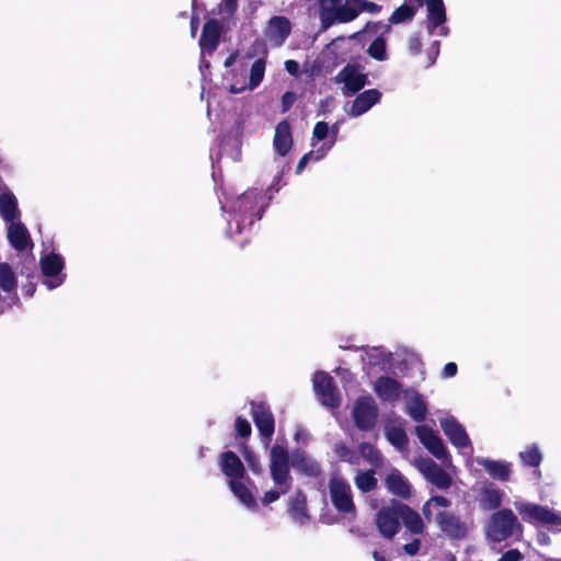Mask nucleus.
Segmentation results:
<instances>
[{"mask_svg": "<svg viewBox=\"0 0 561 561\" xmlns=\"http://www.w3.org/2000/svg\"><path fill=\"white\" fill-rule=\"evenodd\" d=\"M268 206L262 190L250 188L240 195L232 204V219L228 222L227 234L233 238L250 230L255 221L263 217Z\"/></svg>", "mask_w": 561, "mask_h": 561, "instance_id": "1", "label": "nucleus"}, {"mask_svg": "<svg viewBox=\"0 0 561 561\" xmlns=\"http://www.w3.org/2000/svg\"><path fill=\"white\" fill-rule=\"evenodd\" d=\"M271 477L279 490H270L264 493L262 502L268 505L276 502L282 494H286L291 489V477L289 473V455L286 447L278 444L271 448L270 453Z\"/></svg>", "mask_w": 561, "mask_h": 561, "instance_id": "2", "label": "nucleus"}, {"mask_svg": "<svg viewBox=\"0 0 561 561\" xmlns=\"http://www.w3.org/2000/svg\"><path fill=\"white\" fill-rule=\"evenodd\" d=\"M486 535L493 542H502L514 536H523V526L511 508H501L493 513L486 525Z\"/></svg>", "mask_w": 561, "mask_h": 561, "instance_id": "3", "label": "nucleus"}, {"mask_svg": "<svg viewBox=\"0 0 561 561\" xmlns=\"http://www.w3.org/2000/svg\"><path fill=\"white\" fill-rule=\"evenodd\" d=\"M317 14L320 20V32H325L336 23L354 21V11L346 0H317Z\"/></svg>", "mask_w": 561, "mask_h": 561, "instance_id": "4", "label": "nucleus"}, {"mask_svg": "<svg viewBox=\"0 0 561 561\" xmlns=\"http://www.w3.org/2000/svg\"><path fill=\"white\" fill-rule=\"evenodd\" d=\"M328 486L333 507L341 514L355 517L356 506L350 483L341 476H332Z\"/></svg>", "mask_w": 561, "mask_h": 561, "instance_id": "5", "label": "nucleus"}, {"mask_svg": "<svg viewBox=\"0 0 561 561\" xmlns=\"http://www.w3.org/2000/svg\"><path fill=\"white\" fill-rule=\"evenodd\" d=\"M516 510L526 523L542 524L553 531H561V515L546 506L535 503H520L516 504Z\"/></svg>", "mask_w": 561, "mask_h": 561, "instance_id": "6", "label": "nucleus"}, {"mask_svg": "<svg viewBox=\"0 0 561 561\" xmlns=\"http://www.w3.org/2000/svg\"><path fill=\"white\" fill-rule=\"evenodd\" d=\"M356 427L367 432L376 426L378 419V407L370 396H362L356 399L352 411Z\"/></svg>", "mask_w": 561, "mask_h": 561, "instance_id": "7", "label": "nucleus"}, {"mask_svg": "<svg viewBox=\"0 0 561 561\" xmlns=\"http://www.w3.org/2000/svg\"><path fill=\"white\" fill-rule=\"evenodd\" d=\"M313 387L323 405L337 408L341 403L339 390L334 379L325 371H317L313 377Z\"/></svg>", "mask_w": 561, "mask_h": 561, "instance_id": "8", "label": "nucleus"}, {"mask_svg": "<svg viewBox=\"0 0 561 561\" xmlns=\"http://www.w3.org/2000/svg\"><path fill=\"white\" fill-rule=\"evenodd\" d=\"M440 531L451 540H462L468 535V526L460 516L449 511H440L435 516Z\"/></svg>", "mask_w": 561, "mask_h": 561, "instance_id": "9", "label": "nucleus"}, {"mask_svg": "<svg viewBox=\"0 0 561 561\" xmlns=\"http://www.w3.org/2000/svg\"><path fill=\"white\" fill-rule=\"evenodd\" d=\"M250 404L251 416L259 434L270 442L275 432V419L271 407L263 401H251Z\"/></svg>", "mask_w": 561, "mask_h": 561, "instance_id": "10", "label": "nucleus"}, {"mask_svg": "<svg viewBox=\"0 0 561 561\" xmlns=\"http://www.w3.org/2000/svg\"><path fill=\"white\" fill-rule=\"evenodd\" d=\"M376 524L379 533L388 539L394 537L400 530L399 501H392L390 506L378 511Z\"/></svg>", "mask_w": 561, "mask_h": 561, "instance_id": "11", "label": "nucleus"}, {"mask_svg": "<svg viewBox=\"0 0 561 561\" xmlns=\"http://www.w3.org/2000/svg\"><path fill=\"white\" fill-rule=\"evenodd\" d=\"M335 79L337 82L344 83L345 95L356 94L368 83L367 75L359 72L358 66L352 64L344 66Z\"/></svg>", "mask_w": 561, "mask_h": 561, "instance_id": "12", "label": "nucleus"}, {"mask_svg": "<svg viewBox=\"0 0 561 561\" xmlns=\"http://www.w3.org/2000/svg\"><path fill=\"white\" fill-rule=\"evenodd\" d=\"M415 433L421 444L437 459L444 460L448 457V450L437 433L426 425H417Z\"/></svg>", "mask_w": 561, "mask_h": 561, "instance_id": "13", "label": "nucleus"}, {"mask_svg": "<svg viewBox=\"0 0 561 561\" xmlns=\"http://www.w3.org/2000/svg\"><path fill=\"white\" fill-rule=\"evenodd\" d=\"M291 33V23L287 16H272L265 28V36L275 46H282Z\"/></svg>", "mask_w": 561, "mask_h": 561, "instance_id": "14", "label": "nucleus"}, {"mask_svg": "<svg viewBox=\"0 0 561 561\" xmlns=\"http://www.w3.org/2000/svg\"><path fill=\"white\" fill-rule=\"evenodd\" d=\"M440 427L449 442L457 448L470 446V438L463 426L454 416L440 421Z\"/></svg>", "mask_w": 561, "mask_h": 561, "instance_id": "15", "label": "nucleus"}, {"mask_svg": "<svg viewBox=\"0 0 561 561\" xmlns=\"http://www.w3.org/2000/svg\"><path fill=\"white\" fill-rule=\"evenodd\" d=\"M221 33L222 26L217 19L206 21L199 38L202 51L213 54L219 45Z\"/></svg>", "mask_w": 561, "mask_h": 561, "instance_id": "16", "label": "nucleus"}, {"mask_svg": "<svg viewBox=\"0 0 561 561\" xmlns=\"http://www.w3.org/2000/svg\"><path fill=\"white\" fill-rule=\"evenodd\" d=\"M420 470L426 480L438 489L446 490L450 488L453 483V479L449 473L432 459L424 460L420 466Z\"/></svg>", "mask_w": 561, "mask_h": 561, "instance_id": "17", "label": "nucleus"}, {"mask_svg": "<svg viewBox=\"0 0 561 561\" xmlns=\"http://www.w3.org/2000/svg\"><path fill=\"white\" fill-rule=\"evenodd\" d=\"M293 467L300 474L308 478H319L322 476V467L320 462L308 456L305 451H296L291 456L289 467Z\"/></svg>", "mask_w": 561, "mask_h": 561, "instance_id": "18", "label": "nucleus"}, {"mask_svg": "<svg viewBox=\"0 0 561 561\" xmlns=\"http://www.w3.org/2000/svg\"><path fill=\"white\" fill-rule=\"evenodd\" d=\"M374 390L382 401L394 402L402 393V383L389 376L376 379Z\"/></svg>", "mask_w": 561, "mask_h": 561, "instance_id": "19", "label": "nucleus"}, {"mask_svg": "<svg viewBox=\"0 0 561 561\" xmlns=\"http://www.w3.org/2000/svg\"><path fill=\"white\" fill-rule=\"evenodd\" d=\"M291 127L287 119L280 121L275 127L273 147L277 154L285 157L293 147Z\"/></svg>", "mask_w": 561, "mask_h": 561, "instance_id": "20", "label": "nucleus"}, {"mask_svg": "<svg viewBox=\"0 0 561 561\" xmlns=\"http://www.w3.org/2000/svg\"><path fill=\"white\" fill-rule=\"evenodd\" d=\"M385 484L387 490L403 500H408L412 495V486L408 479L396 468H393L386 477Z\"/></svg>", "mask_w": 561, "mask_h": 561, "instance_id": "21", "label": "nucleus"}, {"mask_svg": "<svg viewBox=\"0 0 561 561\" xmlns=\"http://www.w3.org/2000/svg\"><path fill=\"white\" fill-rule=\"evenodd\" d=\"M381 99V92L377 89H369L356 95L354 99L348 115L358 117L377 104Z\"/></svg>", "mask_w": 561, "mask_h": 561, "instance_id": "22", "label": "nucleus"}, {"mask_svg": "<svg viewBox=\"0 0 561 561\" xmlns=\"http://www.w3.org/2000/svg\"><path fill=\"white\" fill-rule=\"evenodd\" d=\"M220 469L230 480L243 479L245 469L240 458L233 451H225L220 455Z\"/></svg>", "mask_w": 561, "mask_h": 561, "instance_id": "23", "label": "nucleus"}, {"mask_svg": "<svg viewBox=\"0 0 561 561\" xmlns=\"http://www.w3.org/2000/svg\"><path fill=\"white\" fill-rule=\"evenodd\" d=\"M8 240L16 251H25L30 245H33L30 233L22 222H10Z\"/></svg>", "mask_w": 561, "mask_h": 561, "instance_id": "24", "label": "nucleus"}, {"mask_svg": "<svg viewBox=\"0 0 561 561\" xmlns=\"http://www.w3.org/2000/svg\"><path fill=\"white\" fill-rule=\"evenodd\" d=\"M424 0H404L390 15V24H401L411 22L417 10L423 7Z\"/></svg>", "mask_w": 561, "mask_h": 561, "instance_id": "25", "label": "nucleus"}, {"mask_svg": "<svg viewBox=\"0 0 561 561\" xmlns=\"http://www.w3.org/2000/svg\"><path fill=\"white\" fill-rule=\"evenodd\" d=\"M427 9V28L433 32L446 22V9L443 0H424Z\"/></svg>", "mask_w": 561, "mask_h": 561, "instance_id": "26", "label": "nucleus"}, {"mask_svg": "<svg viewBox=\"0 0 561 561\" xmlns=\"http://www.w3.org/2000/svg\"><path fill=\"white\" fill-rule=\"evenodd\" d=\"M288 513L290 517L300 525H305L309 522L310 516L307 513V496L301 490L290 500Z\"/></svg>", "mask_w": 561, "mask_h": 561, "instance_id": "27", "label": "nucleus"}, {"mask_svg": "<svg viewBox=\"0 0 561 561\" xmlns=\"http://www.w3.org/2000/svg\"><path fill=\"white\" fill-rule=\"evenodd\" d=\"M399 516L403 522V525L412 533V534H422L424 530V523L420 516V514L411 508L409 505L399 502Z\"/></svg>", "mask_w": 561, "mask_h": 561, "instance_id": "28", "label": "nucleus"}, {"mask_svg": "<svg viewBox=\"0 0 561 561\" xmlns=\"http://www.w3.org/2000/svg\"><path fill=\"white\" fill-rule=\"evenodd\" d=\"M479 463L484 470L493 478L503 482L510 480L511 477V465L505 461L482 459Z\"/></svg>", "mask_w": 561, "mask_h": 561, "instance_id": "29", "label": "nucleus"}, {"mask_svg": "<svg viewBox=\"0 0 561 561\" xmlns=\"http://www.w3.org/2000/svg\"><path fill=\"white\" fill-rule=\"evenodd\" d=\"M0 214L7 222H13L19 217L18 201L13 193L0 194Z\"/></svg>", "mask_w": 561, "mask_h": 561, "instance_id": "30", "label": "nucleus"}, {"mask_svg": "<svg viewBox=\"0 0 561 561\" xmlns=\"http://www.w3.org/2000/svg\"><path fill=\"white\" fill-rule=\"evenodd\" d=\"M39 265L44 276L55 277L64 270L65 261L60 254L50 253L41 259Z\"/></svg>", "mask_w": 561, "mask_h": 561, "instance_id": "31", "label": "nucleus"}, {"mask_svg": "<svg viewBox=\"0 0 561 561\" xmlns=\"http://www.w3.org/2000/svg\"><path fill=\"white\" fill-rule=\"evenodd\" d=\"M503 492L497 488L486 486L481 490L480 504L483 510H497L502 504Z\"/></svg>", "mask_w": 561, "mask_h": 561, "instance_id": "32", "label": "nucleus"}, {"mask_svg": "<svg viewBox=\"0 0 561 561\" xmlns=\"http://www.w3.org/2000/svg\"><path fill=\"white\" fill-rule=\"evenodd\" d=\"M242 479H233L229 481V486L234 496L249 508H255L256 502L248 486L241 481Z\"/></svg>", "mask_w": 561, "mask_h": 561, "instance_id": "33", "label": "nucleus"}, {"mask_svg": "<svg viewBox=\"0 0 561 561\" xmlns=\"http://www.w3.org/2000/svg\"><path fill=\"white\" fill-rule=\"evenodd\" d=\"M407 413L415 422H423L427 415V407L423 396L415 393L414 397L408 402Z\"/></svg>", "mask_w": 561, "mask_h": 561, "instance_id": "34", "label": "nucleus"}, {"mask_svg": "<svg viewBox=\"0 0 561 561\" xmlns=\"http://www.w3.org/2000/svg\"><path fill=\"white\" fill-rule=\"evenodd\" d=\"M375 473L376 472L374 469H369L356 474L354 478L356 488L363 493H368L375 490L378 484Z\"/></svg>", "mask_w": 561, "mask_h": 561, "instance_id": "35", "label": "nucleus"}, {"mask_svg": "<svg viewBox=\"0 0 561 561\" xmlns=\"http://www.w3.org/2000/svg\"><path fill=\"white\" fill-rule=\"evenodd\" d=\"M386 437L389 443L399 451H404L409 446V437L405 431L401 427H391L386 432Z\"/></svg>", "mask_w": 561, "mask_h": 561, "instance_id": "36", "label": "nucleus"}, {"mask_svg": "<svg viewBox=\"0 0 561 561\" xmlns=\"http://www.w3.org/2000/svg\"><path fill=\"white\" fill-rule=\"evenodd\" d=\"M334 454L339 458V460L348 462L351 465H358L359 456L358 454L350 448L344 442L340 440L334 444Z\"/></svg>", "mask_w": 561, "mask_h": 561, "instance_id": "37", "label": "nucleus"}, {"mask_svg": "<svg viewBox=\"0 0 561 561\" xmlns=\"http://www.w3.org/2000/svg\"><path fill=\"white\" fill-rule=\"evenodd\" d=\"M519 458L525 466L538 468L542 461V455L537 445H528L519 453Z\"/></svg>", "mask_w": 561, "mask_h": 561, "instance_id": "38", "label": "nucleus"}, {"mask_svg": "<svg viewBox=\"0 0 561 561\" xmlns=\"http://www.w3.org/2000/svg\"><path fill=\"white\" fill-rule=\"evenodd\" d=\"M16 287V277L12 267L3 262L0 263V288L3 291L10 293Z\"/></svg>", "mask_w": 561, "mask_h": 561, "instance_id": "39", "label": "nucleus"}, {"mask_svg": "<svg viewBox=\"0 0 561 561\" xmlns=\"http://www.w3.org/2000/svg\"><path fill=\"white\" fill-rule=\"evenodd\" d=\"M360 456L370 465L378 467L382 461L380 451L370 443L363 442L358 446Z\"/></svg>", "mask_w": 561, "mask_h": 561, "instance_id": "40", "label": "nucleus"}, {"mask_svg": "<svg viewBox=\"0 0 561 561\" xmlns=\"http://www.w3.org/2000/svg\"><path fill=\"white\" fill-rule=\"evenodd\" d=\"M368 55L378 60L383 61L388 58L387 44L382 35L377 36L367 48Z\"/></svg>", "mask_w": 561, "mask_h": 561, "instance_id": "41", "label": "nucleus"}, {"mask_svg": "<svg viewBox=\"0 0 561 561\" xmlns=\"http://www.w3.org/2000/svg\"><path fill=\"white\" fill-rule=\"evenodd\" d=\"M265 65L266 62L264 58H259L252 64L249 78L250 89H255L263 81Z\"/></svg>", "mask_w": 561, "mask_h": 561, "instance_id": "42", "label": "nucleus"}, {"mask_svg": "<svg viewBox=\"0 0 561 561\" xmlns=\"http://www.w3.org/2000/svg\"><path fill=\"white\" fill-rule=\"evenodd\" d=\"M352 10L354 11V20L359 15L360 12L378 13L381 7L375 2L368 0H347Z\"/></svg>", "mask_w": 561, "mask_h": 561, "instance_id": "43", "label": "nucleus"}, {"mask_svg": "<svg viewBox=\"0 0 561 561\" xmlns=\"http://www.w3.org/2000/svg\"><path fill=\"white\" fill-rule=\"evenodd\" d=\"M243 450L242 455L244 457V460L247 461L249 468L252 470L255 474H261L263 472V468L260 463V460L254 451L250 450L245 444L242 445Z\"/></svg>", "mask_w": 561, "mask_h": 561, "instance_id": "44", "label": "nucleus"}, {"mask_svg": "<svg viewBox=\"0 0 561 561\" xmlns=\"http://www.w3.org/2000/svg\"><path fill=\"white\" fill-rule=\"evenodd\" d=\"M234 428H236L237 435L241 438H248L252 433L250 422L247 419H244L243 416H237V419L234 421Z\"/></svg>", "mask_w": 561, "mask_h": 561, "instance_id": "45", "label": "nucleus"}, {"mask_svg": "<svg viewBox=\"0 0 561 561\" xmlns=\"http://www.w3.org/2000/svg\"><path fill=\"white\" fill-rule=\"evenodd\" d=\"M297 95L293 91H287L282 96V112L286 113L296 102Z\"/></svg>", "mask_w": 561, "mask_h": 561, "instance_id": "46", "label": "nucleus"}, {"mask_svg": "<svg viewBox=\"0 0 561 561\" xmlns=\"http://www.w3.org/2000/svg\"><path fill=\"white\" fill-rule=\"evenodd\" d=\"M329 133V125L325 122H318L313 128V137L317 140H323L327 138Z\"/></svg>", "mask_w": 561, "mask_h": 561, "instance_id": "47", "label": "nucleus"}, {"mask_svg": "<svg viewBox=\"0 0 561 561\" xmlns=\"http://www.w3.org/2000/svg\"><path fill=\"white\" fill-rule=\"evenodd\" d=\"M523 558L518 549H511L504 552L497 561H520Z\"/></svg>", "mask_w": 561, "mask_h": 561, "instance_id": "48", "label": "nucleus"}, {"mask_svg": "<svg viewBox=\"0 0 561 561\" xmlns=\"http://www.w3.org/2000/svg\"><path fill=\"white\" fill-rule=\"evenodd\" d=\"M422 42L419 35H413L409 38V50L412 55L421 53Z\"/></svg>", "mask_w": 561, "mask_h": 561, "instance_id": "49", "label": "nucleus"}, {"mask_svg": "<svg viewBox=\"0 0 561 561\" xmlns=\"http://www.w3.org/2000/svg\"><path fill=\"white\" fill-rule=\"evenodd\" d=\"M421 540L415 538L403 546V550L409 556H415L420 551Z\"/></svg>", "mask_w": 561, "mask_h": 561, "instance_id": "50", "label": "nucleus"}, {"mask_svg": "<svg viewBox=\"0 0 561 561\" xmlns=\"http://www.w3.org/2000/svg\"><path fill=\"white\" fill-rule=\"evenodd\" d=\"M457 373H458L457 364L454 362H449L444 366V368L442 370V377L443 378H453L457 375Z\"/></svg>", "mask_w": 561, "mask_h": 561, "instance_id": "51", "label": "nucleus"}, {"mask_svg": "<svg viewBox=\"0 0 561 561\" xmlns=\"http://www.w3.org/2000/svg\"><path fill=\"white\" fill-rule=\"evenodd\" d=\"M430 503H432L434 506H439L447 508L451 505V502L449 499L443 496V495H435L430 499Z\"/></svg>", "mask_w": 561, "mask_h": 561, "instance_id": "52", "label": "nucleus"}, {"mask_svg": "<svg viewBox=\"0 0 561 561\" xmlns=\"http://www.w3.org/2000/svg\"><path fill=\"white\" fill-rule=\"evenodd\" d=\"M314 154V151L311 150L307 153H305L298 161L297 163V167H296V173H301L302 170L305 169V167L307 165V163L311 160V158L313 157Z\"/></svg>", "mask_w": 561, "mask_h": 561, "instance_id": "53", "label": "nucleus"}, {"mask_svg": "<svg viewBox=\"0 0 561 561\" xmlns=\"http://www.w3.org/2000/svg\"><path fill=\"white\" fill-rule=\"evenodd\" d=\"M285 69L289 75L294 77H298L299 75V64L294 59H288L285 61Z\"/></svg>", "mask_w": 561, "mask_h": 561, "instance_id": "54", "label": "nucleus"}, {"mask_svg": "<svg viewBox=\"0 0 561 561\" xmlns=\"http://www.w3.org/2000/svg\"><path fill=\"white\" fill-rule=\"evenodd\" d=\"M381 25V22H368L365 26V31L376 33Z\"/></svg>", "mask_w": 561, "mask_h": 561, "instance_id": "55", "label": "nucleus"}, {"mask_svg": "<svg viewBox=\"0 0 561 561\" xmlns=\"http://www.w3.org/2000/svg\"><path fill=\"white\" fill-rule=\"evenodd\" d=\"M431 505H433L432 503H430V500L423 505L422 507V512H423V515L424 517L430 522L431 520V516H432V512H431Z\"/></svg>", "mask_w": 561, "mask_h": 561, "instance_id": "56", "label": "nucleus"}, {"mask_svg": "<svg viewBox=\"0 0 561 561\" xmlns=\"http://www.w3.org/2000/svg\"><path fill=\"white\" fill-rule=\"evenodd\" d=\"M237 55H238L237 53H232V54H230V55L226 58V60H225V62H224V66H225L226 68L231 67V66L236 62Z\"/></svg>", "mask_w": 561, "mask_h": 561, "instance_id": "57", "label": "nucleus"}, {"mask_svg": "<svg viewBox=\"0 0 561 561\" xmlns=\"http://www.w3.org/2000/svg\"><path fill=\"white\" fill-rule=\"evenodd\" d=\"M198 25H199L198 18L197 16H193L191 19V33H192L193 36H195V34H196Z\"/></svg>", "mask_w": 561, "mask_h": 561, "instance_id": "58", "label": "nucleus"}, {"mask_svg": "<svg viewBox=\"0 0 561 561\" xmlns=\"http://www.w3.org/2000/svg\"><path fill=\"white\" fill-rule=\"evenodd\" d=\"M226 8L230 13H233L237 10V0H224Z\"/></svg>", "mask_w": 561, "mask_h": 561, "instance_id": "59", "label": "nucleus"}, {"mask_svg": "<svg viewBox=\"0 0 561 561\" xmlns=\"http://www.w3.org/2000/svg\"><path fill=\"white\" fill-rule=\"evenodd\" d=\"M327 153V149H324L323 147H321L320 149H318L317 151H314V154L313 157L311 158V160H314V161H318L320 159H322Z\"/></svg>", "mask_w": 561, "mask_h": 561, "instance_id": "60", "label": "nucleus"}, {"mask_svg": "<svg viewBox=\"0 0 561 561\" xmlns=\"http://www.w3.org/2000/svg\"><path fill=\"white\" fill-rule=\"evenodd\" d=\"M373 557L375 561H386V558L378 551H374Z\"/></svg>", "mask_w": 561, "mask_h": 561, "instance_id": "61", "label": "nucleus"}, {"mask_svg": "<svg viewBox=\"0 0 561 561\" xmlns=\"http://www.w3.org/2000/svg\"><path fill=\"white\" fill-rule=\"evenodd\" d=\"M61 283H62V279H59L56 284H53V282H49L48 287L51 289V288L59 286Z\"/></svg>", "mask_w": 561, "mask_h": 561, "instance_id": "62", "label": "nucleus"}, {"mask_svg": "<svg viewBox=\"0 0 561 561\" xmlns=\"http://www.w3.org/2000/svg\"><path fill=\"white\" fill-rule=\"evenodd\" d=\"M253 46H257V47H261V46H264L263 42L261 39H256L253 44Z\"/></svg>", "mask_w": 561, "mask_h": 561, "instance_id": "63", "label": "nucleus"}, {"mask_svg": "<svg viewBox=\"0 0 561 561\" xmlns=\"http://www.w3.org/2000/svg\"><path fill=\"white\" fill-rule=\"evenodd\" d=\"M433 48L435 50V55H438V42H435L434 45H433Z\"/></svg>", "mask_w": 561, "mask_h": 561, "instance_id": "64", "label": "nucleus"}]
</instances>
